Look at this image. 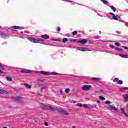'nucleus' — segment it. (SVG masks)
<instances>
[{
    "instance_id": "7c9ffc66",
    "label": "nucleus",
    "mask_w": 128,
    "mask_h": 128,
    "mask_svg": "<svg viewBox=\"0 0 128 128\" xmlns=\"http://www.w3.org/2000/svg\"><path fill=\"white\" fill-rule=\"evenodd\" d=\"M115 44L116 46H120V44L118 42H115Z\"/></svg>"
},
{
    "instance_id": "412c9836",
    "label": "nucleus",
    "mask_w": 128,
    "mask_h": 128,
    "mask_svg": "<svg viewBox=\"0 0 128 128\" xmlns=\"http://www.w3.org/2000/svg\"><path fill=\"white\" fill-rule=\"evenodd\" d=\"M70 92V88H66V90H65V92L66 94H68V92Z\"/></svg>"
},
{
    "instance_id": "a18cd8bd",
    "label": "nucleus",
    "mask_w": 128,
    "mask_h": 128,
    "mask_svg": "<svg viewBox=\"0 0 128 128\" xmlns=\"http://www.w3.org/2000/svg\"><path fill=\"white\" fill-rule=\"evenodd\" d=\"M4 65L0 64V68H4Z\"/></svg>"
},
{
    "instance_id": "b1692460",
    "label": "nucleus",
    "mask_w": 128,
    "mask_h": 128,
    "mask_svg": "<svg viewBox=\"0 0 128 128\" xmlns=\"http://www.w3.org/2000/svg\"><path fill=\"white\" fill-rule=\"evenodd\" d=\"M68 42V40L66 38H64L62 40V42Z\"/></svg>"
},
{
    "instance_id": "2eb2a0df",
    "label": "nucleus",
    "mask_w": 128,
    "mask_h": 128,
    "mask_svg": "<svg viewBox=\"0 0 128 128\" xmlns=\"http://www.w3.org/2000/svg\"><path fill=\"white\" fill-rule=\"evenodd\" d=\"M22 100V98L20 96H16L14 98L15 102H20Z\"/></svg>"
},
{
    "instance_id": "4c0bfd02",
    "label": "nucleus",
    "mask_w": 128,
    "mask_h": 128,
    "mask_svg": "<svg viewBox=\"0 0 128 128\" xmlns=\"http://www.w3.org/2000/svg\"><path fill=\"white\" fill-rule=\"evenodd\" d=\"M109 14H110L111 16H114V14H113V13H112V12H110V13H109Z\"/></svg>"
},
{
    "instance_id": "c85d7f7f",
    "label": "nucleus",
    "mask_w": 128,
    "mask_h": 128,
    "mask_svg": "<svg viewBox=\"0 0 128 128\" xmlns=\"http://www.w3.org/2000/svg\"><path fill=\"white\" fill-rule=\"evenodd\" d=\"M99 98H100V100H106L105 98L102 96H99Z\"/></svg>"
},
{
    "instance_id": "ddd939ff",
    "label": "nucleus",
    "mask_w": 128,
    "mask_h": 128,
    "mask_svg": "<svg viewBox=\"0 0 128 128\" xmlns=\"http://www.w3.org/2000/svg\"><path fill=\"white\" fill-rule=\"evenodd\" d=\"M120 56L121 58H128V54H120Z\"/></svg>"
},
{
    "instance_id": "4468645a",
    "label": "nucleus",
    "mask_w": 128,
    "mask_h": 128,
    "mask_svg": "<svg viewBox=\"0 0 128 128\" xmlns=\"http://www.w3.org/2000/svg\"><path fill=\"white\" fill-rule=\"evenodd\" d=\"M21 72H23L24 74H28V72H30V70L24 69L21 70Z\"/></svg>"
},
{
    "instance_id": "864d4df0",
    "label": "nucleus",
    "mask_w": 128,
    "mask_h": 128,
    "mask_svg": "<svg viewBox=\"0 0 128 128\" xmlns=\"http://www.w3.org/2000/svg\"><path fill=\"white\" fill-rule=\"evenodd\" d=\"M80 6H82V4H80Z\"/></svg>"
},
{
    "instance_id": "3c124183",
    "label": "nucleus",
    "mask_w": 128,
    "mask_h": 128,
    "mask_svg": "<svg viewBox=\"0 0 128 128\" xmlns=\"http://www.w3.org/2000/svg\"><path fill=\"white\" fill-rule=\"evenodd\" d=\"M76 4V2H74V4Z\"/></svg>"
},
{
    "instance_id": "9b49d317",
    "label": "nucleus",
    "mask_w": 128,
    "mask_h": 128,
    "mask_svg": "<svg viewBox=\"0 0 128 128\" xmlns=\"http://www.w3.org/2000/svg\"><path fill=\"white\" fill-rule=\"evenodd\" d=\"M40 38H44L45 40H48L50 38V36H48V34H44L40 36Z\"/></svg>"
},
{
    "instance_id": "5701e85b",
    "label": "nucleus",
    "mask_w": 128,
    "mask_h": 128,
    "mask_svg": "<svg viewBox=\"0 0 128 128\" xmlns=\"http://www.w3.org/2000/svg\"><path fill=\"white\" fill-rule=\"evenodd\" d=\"M50 40H54V42H60V39L52 38V39H50Z\"/></svg>"
},
{
    "instance_id": "f257e3e1",
    "label": "nucleus",
    "mask_w": 128,
    "mask_h": 128,
    "mask_svg": "<svg viewBox=\"0 0 128 128\" xmlns=\"http://www.w3.org/2000/svg\"><path fill=\"white\" fill-rule=\"evenodd\" d=\"M40 106L42 108V110H58V112L62 114H64L65 116H68V111L62 109H56L50 106L45 105L42 104H40Z\"/></svg>"
},
{
    "instance_id": "c03bdc74",
    "label": "nucleus",
    "mask_w": 128,
    "mask_h": 128,
    "mask_svg": "<svg viewBox=\"0 0 128 128\" xmlns=\"http://www.w3.org/2000/svg\"><path fill=\"white\" fill-rule=\"evenodd\" d=\"M59 92H60V94H62V90H60Z\"/></svg>"
},
{
    "instance_id": "79ce46f5",
    "label": "nucleus",
    "mask_w": 128,
    "mask_h": 128,
    "mask_svg": "<svg viewBox=\"0 0 128 128\" xmlns=\"http://www.w3.org/2000/svg\"><path fill=\"white\" fill-rule=\"evenodd\" d=\"M65 2H72V1H70V0H66Z\"/></svg>"
},
{
    "instance_id": "393cba45",
    "label": "nucleus",
    "mask_w": 128,
    "mask_h": 128,
    "mask_svg": "<svg viewBox=\"0 0 128 128\" xmlns=\"http://www.w3.org/2000/svg\"><path fill=\"white\" fill-rule=\"evenodd\" d=\"M111 110H114L115 112L118 111V109L114 106H112V108H111Z\"/></svg>"
},
{
    "instance_id": "58836bf2",
    "label": "nucleus",
    "mask_w": 128,
    "mask_h": 128,
    "mask_svg": "<svg viewBox=\"0 0 128 128\" xmlns=\"http://www.w3.org/2000/svg\"><path fill=\"white\" fill-rule=\"evenodd\" d=\"M115 50H119V51H120V48H115Z\"/></svg>"
},
{
    "instance_id": "bb28decb",
    "label": "nucleus",
    "mask_w": 128,
    "mask_h": 128,
    "mask_svg": "<svg viewBox=\"0 0 128 128\" xmlns=\"http://www.w3.org/2000/svg\"><path fill=\"white\" fill-rule=\"evenodd\" d=\"M112 105L110 104H108L106 108H109V110H112Z\"/></svg>"
},
{
    "instance_id": "20e7f679",
    "label": "nucleus",
    "mask_w": 128,
    "mask_h": 128,
    "mask_svg": "<svg viewBox=\"0 0 128 128\" xmlns=\"http://www.w3.org/2000/svg\"><path fill=\"white\" fill-rule=\"evenodd\" d=\"M90 88H92L90 85H84L81 88L82 90H90Z\"/></svg>"
},
{
    "instance_id": "0eeeda50",
    "label": "nucleus",
    "mask_w": 128,
    "mask_h": 128,
    "mask_svg": "<svg viewBox=\"0 0 128 128\" xmlns=\"http://www.w3.org/2000/svg\"><path fill=\"white\" fill-rule=\"evenodd\" d=\"M76 49L78 50H80L81 52H90V50L86 48H84L82 47H78Z\"/></svg>"
},
{
    "instance_id": "49530a36",
    "label": "nucleus",
    "mask_w": 128,
    "mask_h": 128,
    "mask_svg": "<svg viewBox=\"0 0 128 128\" xmlns=\"http://www.w3.org/2000/svg\"><path fill=\"white\" fill-rule=\"evenodd\" d=\"M125 48V50H128V48L126 46H123Z\"/></svg>"
},
{
    "instance_id": "39448f33",
    "label": "nucleus",
    "mask_w": 128,
    "mask_h": 128,
    "mask_svg": "<svg viewBox=\"0 0 128 128\" xmlns=\"http://www.w3.org/2000/svg\"><path fill=\"white\" fill-rule=\"evenodd\" d=\"M0 36L2 38H10V35L4 32H0Z\"/></svg>"
},
{
    "instance_id": "a878e982",
    "label": "nucleus",
    "mask_w": 128,
    "mask_h": 128,
    "mask_svg": "<svg viewBox=\"0 0 128 128\" xmlns=\"http://www.w3.org/2000/svg\"><path fill=\"white\" fill-rule=\"evenodd\" d=\"M76 34H78V31H74L72 32V36H76Z\"/></svg>"
},
{
    "instance_id": "9d476101",
    "label": "nucleus",
    "mask_w": 128,
    "mask_h": 128,
    "mask_svg": "<svg viewBox=\"0 0 128 128\" xmlns=\"http://www.w3.org/2000/svg\"><path fill=\"white\" fill-rule=\"evenodd\" d=\"M14 30H24V27L18 26H14L12 28Z\"/></svg>"
},
{
    "instance_id": "72a5a7b5",
    "label": "nucleus",
    "mask_w": 128,
    "mask_h": 128,
    "mask_svg": "<svg viewBox=\"0 0 128 128\" xmlns=\"http://www.w3.org/2000/svg\"><path fill=\"white\" fill-rule=\"evenodd\" d=\"M70 42H76V39L72 40H70Z\"/></svg>"
},
{
    "instance_id": "7ed1b4c3",
    "label": "nucleus",
    "mask_w": 128,
    "mask_h": 128,
    "mask_svg": "<svg viewBox=\"0 0 128 128\" xmlns=\"http://www.w3.org/2000/svg\"><path fill=\"white\" fill-rule=\"evenodd\" d=\"M40 74H42L48 75V76H50V74H52V75L58 74V72H52L50 73L48 72H44V71H40Z\"/></svg>"
},
{
    "instance_id": "37998d69",
    "label": "nucleus",
    "mask_w": 128,
    "mask_h": 128,
    "mask_svg": "<svg viewBox=\"0 0 128 128\" xmlns=\"http://www.w3.org/2000/svg\"><path fill=\"white\" fill-rule=\"evenodd\" d=\"M110 48H114V46L112 45V44H110L109 46Z\"/></svg>"
},
{
    "instance_id": "f8f14e48",
    "label": "nucleus",
    "mask_w": 128,
    "mask_h": 128,
    "mask_svg": "<svg viewBox=\"0 0 128 128\" xmlns=\"http://www.w3.org/2000/svg\"><path fill=\"white\" fill-rule=\"evenodd\" d=\"M87 42H88V40H82L77 41V42L78 43L80 42V44H84Z\"/></svg>"
},
{
    "instance_id": "1a4fd4ad",
    "label": "nucleus",
    "mask_w": 128,
    "mask_h": 128,
    "mask_svg": "<svg viewBox=\"0 0 128 128\" xmlns=\"http://www.w3.org/2000/svg\"><path fill=\"white\" fill-rule=\"evenodd\" d=\"M0 94H10V92L4 90H0Z\"/></svg>"
},
{
    "instance_id": "c756f323",
    "label": "nucleus",
    "mask_w": 128,
    "mask_h": 128,
    "mask_svg": "<svg viewBox=\"0 0 128 128\" xmlns=\"http://www.w3.org/2000/svg\"><path fill=\"white\" fill-rule=\"evenodd\" d=\"M105 104H112V102H110V101L107 100L105 102Z\"/></svg>"
},
{
    "instance_id": "2f4dec72",
    "label": "nucleus",
    "mask_w": 128,
    "mask_h": 128,
    "mask_svg": "<svg viewBox=\"0 0 128 128\" xmlns=\"http://www.w3.org/2000/svg\"><path fill=\"white\" fill-rule=\"evenodd\" d=\"M118 84H122V80H119L118 81Z\"/></svg>"
},
{
    "instance_id": "a211bd4d",
    "label": "nucleus",
    "mask_w": 128,
    "mask_h": 128,
    "mask_svg": "<svg viewBox=\"0 0 128 128\" xmlns=\"http://www.w3.org/2000/svg\"><path fill=\"white\" fill-rule=\"evenodd\" d=\"M110 8L113 10V12H116V8H114L113 6H109Z\"/></svg>"
},
{
    "instance_id": "a19ab883",
    "label": "nucleus",
    "mask_w": 128,
    "mask_h": 128,
    "mask_svg": "<svg viewBox=\"0 0 128 128\" xmlns=\"http://www.w3.org/2000/svg\"><path fill=\"white\" fill-rule=\"evenodd\" d=\"M0 74H6V72L2 71V70H0Z\"/></svg>"
},
{
    "instance_id": "f3484780",
    "label": "nucleus",
    "mask_w": 128,
    "mask_h": 128,
    "mask_svg": "<svg viewBox=\"0 0 128 128\" xmlns=\"http://www.w3.org/2000/svg\"><path fill=\"white\" fill-rule=\"evenodd\" d=\"M90 80H101L100 78H96L94 77L91 78Z\"/></svg>"
},
{
    "instance_id": "6ab92c4d",
    "label": "nucleus",
    "mask_w": 128,
    "mask_h": 128,
    "mask_svg": "<svg viewBox=\"0 0 128 128\" xmlns=\"http://www.w3.org/2000/svg\"><path fill=\"white\" fill-rule=\"evenodd\" d=\"M24 84L25 86H26V88H28V90H30L32 88V86L28 85V84Z\"/></svg>"
},
{
    "instance_id": "473e14b6",
    "label": "nucleus",
    "mask_w": 128,
    "mask_h": 128,
    "mask_svg": "<svg viewBox=\"0 0 128 128\" xmlns=\"http://www.w3.org/2000/svg\"><path fill=\"white\" fill-rule=\"evenodd\" d=\"M76 106H80V108H82V104H76Z\"/></svg>"
},
{
    "instance_id": "aec40b11",
    "label": "nucleus",
    "mask_w": 128,
    "mask_h": 128,
    "mask_svg": "<svg viewBox=\"0 0 128 128\" xmlns=\"http://www.w3.org/2000/svg\"><path fill=\"white\" fill-rule=\"evenodd\" d=\"M6 78L8 82H12V78L10 76L6 77Z\"/></svg>"
},
{
    "instance_id": "603ef678",
    "label": "nucleus",
    "mask_w": 128,
    "mask_h": 128,
    "mask_svg": "<svg viewBox=\"0 0 128 128\" xmlns=\"http://www.w3.org/2000/svg\"><path fill=\"white\" fill-rule=\"evenodd\" d=\"M97 102H100V101H98Z\"/></svg>"
},
{
    "instance_id": "f704fd0d",
    "label": "nucleus",
    "mask_w": 128,
    "mask_h": 128,
    "mask_svg": "<svg viewBox=\"0 0 128 128\" xmlns=\"http://www.w3.org/2000/svg\"><path fill=\"white\" fill-rule=\"evenodd\" d=\"M118 78H114L113 80V82H118Z\"/></svg>"
},
{
    "instance_id": "e433bc0d",
    "label": "nucleus",
    "mask_w": 128,
    "mask_h": 128,
    "mask_svg": "<svg viewBox=\"0 0 128 128\" xmlns=\"http://www.w3.org/2000/svg\"><path fill=\"white\" fill-rule=\"evenodd\" d=\"M44 126H48V122H45L44 123Z\"/></svg>"
},
{
    "instance_id": "ea45409f",
    "label": "nucleus",
    "mask_w": 128,
    "mask_h": 128,
    "mask_svg": "<svg viewBox=\"0 0 128 128\" xmlns=\"http://www.w3.org/2000/svg\"><path fill=\"white\" fill-rule=\"evenodd\" d=\"M82 106H84V108H88V107H86V104H83Z\"/></svg>"
},
{
    "instance_id": "dca6fc26",
    "label": "nucleus",
    "mask_w": 128,
    "mask_h": 128,
    "mask_svg": "<svg viewBox=\"0 0 128 128\" xmlns=\"http://www.w3.org/2000/svg\"><path fill=\"white\" fill-rule=\"evenodd\" d=\"M128 90V88L122 87L120 88V92H124V90Z\"/></svg>"
},
{
    "instance_id": "09e8293b",
    "label": "nucleus",
    "mask_w": 128,
    "mask_h": 128,
    "mask_svg": "<svg viewBox=\"0 0 128 128\" xmlns=\"http://www.w3.org/2000/svg\"><path fill=\"white\" fill-rule=\"evenodd\" d=\"M122 50H124L122 49H120V52H122Z\"/></svg>"
},
{
    "instance_id": "f03ea898",
    "label": "nucleus",
    "mask_w": 128,
    "mask_h": 128,
    "mask_svg": "<svg viewBox=\"0 0 128 128\" xmlns=\"http://www.w3.org/2000/svg\"><path fill=\"white\" fill-rule=\"evenodd\" d=\"M28 40H30L32 42H34L35 44H38L40 42H44V40H42V39L36 40V39L30 38V37L28 38Z\"/></svg>"
},
{
    "instance_id": "8fccbe9b",
    "label": "nucleus",
    "mask_w": 128,
    "mask_h": 128,
    "mask_svg": "<svg viewBox=\"0 0 128 128\" xmlns=\"http://www.w3.org/2000/svg\"><path fill=\"white\" fill-rule=\"evenodd\" d=\"M20 34H24V32H21Z\"/></svg>"
},
{
    "instance_id": "de8ad7c7",
    "label": "nucleus",
    "mask_w": 128,
    "mask_h": 128,
    "mask_svg": "<svg viewBox=\"0 0 128 128\" xmlns=\"http://www.w3.org/2000/svg\"><path fill=\"white\" fill-rule=\"evenodd\" d=\"M108 42H112L109 40V41H107Z\"/></svg>"
},
{
    "instance_id": "423d86ee",
    "label": "nucleus",
    "mask_w": 128,
    "mask_h": 128,
    "mask_svg": "<svg viewBox=\"0 0 128 128\" xmlns=\"http://www.w3.org/2000/svg\"><path fill=\"white\" fill-rule=\"evenodd\" d=\"M112 18L113 20H119L120 22H124V21L120 20V17L118 15L113 16Z\"/></svg>"
},
{
    "instance_id": "cd10ccee",
    "label": "nucleus",
    "mask_w": 128,
    "mask_h": 128,
    "mask_svg": "<svg viewBox=\"0 0 128 128\" xmlns=\"http://www.w3.org/2000/svg\"><path fill=\"white\" fill-rule=\"evenodd\" d=\"M41 90H48V86H44L41 88Z\"/></svg>"
},
{
    "instance_id": "6e6552de",
    "label": "nucleus",
    "mask_w": 128,
    "mask_h": 128,
    "mask_svg": "<svg viewBox=\"0 0 128 128\" xmlns=\"http://www.w3.org/2000/svg\"><path fill=\"white\" fill-rule=\"evenodd\" d=\"M123 98L124 100V102H128V94H124L122 95Z\"/></svg>"
},
{
    "instance_id": "4be33fe9",
    "label": "nucleus",
    "mask_w": 128,
    "mask_h": 128,
    "mask_svg": "<svg viewBox=\"0 0 128 128\" xmlns=\"http://www.w3.org/2000/svg\"><path fill=\"white\" fill-rule=\"evenodd\" d=\"M100 2H102L104 4H108V2L106 1V0H100Z\"/></svg>"
},
{
    "instance_id": "c9c22d12",
    "label": "nucleus",
    "mask_w": 128,
    "mask_h": 128,
    "mask_svg": "<svg viewBox=\"0 0 128 128\" xmlns=\"http://www.w3.org/2000/svg\"><path fill=\"white\" fill-rule=\"evenodd\" d=\"M56 30H57V32H60V28L57 27Z\"/></svg>"
}]
</instances>
